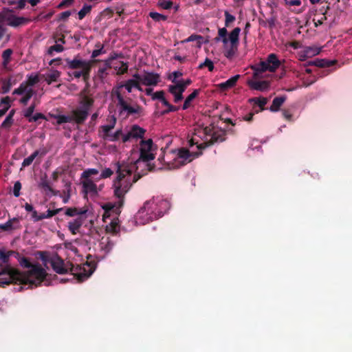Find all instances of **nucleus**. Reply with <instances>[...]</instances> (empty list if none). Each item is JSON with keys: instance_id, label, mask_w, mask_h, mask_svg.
I'll use <instances>...</instances> for the list:
<instances>
[{"instance_id": "1", "label": "nucleus", "mask_w": 352, "mask_h": 352, "mask_svg": "<svg viewBox=\"0 0 352 352\" xmlns=\"http://www.w3.org/2000/svg\"><path fill=\"white\" fill-rule=\"evenodd\" d=\"M204 142L197 148L199 152H190L188 148H181L175 151V157L173 162H168V168H179L181 166L192 161L195 158L201 155V150L210 147L215 144L224 142L226 140V131L217 126L214 123H211L203 129Z\"/></svg>"}, {"instance_id": "2", "label": "nucleus", "mask_w": 352, "mask_h": 352, "mask_svg": "<svg viewBox=\"0 0 352 352\" xmlns=\"http://www.w3.org/2000/svg\"><path fill=\"white\" fill-rule=\"evenodd\" d=\"M16 258L20 265L23 268L30 269L28 271L21 272L19 270L14 269L11 266L5 267L6 272L3 275H6V278H3V283L6 284H19L23 285H34L38 287L46 278L47 275L45 270L39 264H32L29 258L25 256H21L18 252H16Z\"/></svg>"}, {"instance_id": "3", "label": "nucleus", "mask_w": 352, "mask_h": 352, "mask_svg": "<svg viewBox=\"0 0 352 352\" xmlns=\"http://www.w3.org/2000/svg\"><path fill=\"white\" fill-rule=\"evenodd\" d=\"M116 166L117 176L113 182V189L114 195L119 199L118 204L120 207H122L124 204L125 195L129 191L133 184L139 179L140 177L133 175L132 166L129 164L118 162Z\"/></svg>"}, {"instance_id": "4", "label": "nucleus", "mask_w": 352, "mask_h": 352, "mask_svg": "<svg viewBox=\"0 0 352 352\" xmlns=\"http://www.w3.org/2000/svg\"><path fill=\"white\" fill-rule=\"evenodd\" d=\"M50 263L53 270L57 274H65L69 272L80 282L90 276L95 270L94 263L86 262L82 266H75L69 261L65 263L64 260L57 253H55L50 258Z\"/></svg>"}, {"instance_id": "5", "label": "nucleus", "mask_w": 352, "mask_h": 352, "mask_svg": "<svg viewBox=\"0 0 352 352\" xmlns=\"http://www.w3.org/2000/svg\"><path fill=\"white\" fill-rule=\"evenodd\" d=\"M170 208V203L161 198L146 201L139 210L138 217L142 223L153 221L162 217Z\"/></svg>"}, {"instance_id": "6", "label": "nucleus", "mask_w": 352, "mask_h": 352, "mask_svg": "<svg viewBox=\"0 0 352 352\" xmlns=\"http://www.w3.org/2000/svg\"><path fill=\"white\" fill-rule=\"evenodd\" d=\"M114 94L118 100L117 106L118 107L120 116H124V118H129L130 116L135 114L138 116L144 115L143 108L140 105L138 104L131 105L119 91H116Z\"/></svg>"}, {"instance_id": "7", "label": "nucleus", "mask_w": 352, "mask_h": 352, "mask_svg": "<svg viewBox=\"0 0 352 352\" xmlns=\"http://www.w3.org/2000/svg\"><path fill=\"white\" fill-rule=\"evenodd\" d=\"M153 146V142L151 139L142 140L140 142V160L145 162L153 160L155 158V154L153 153L154 151Z\"/></svg>"}, {"instance_id": "8", "label": "nucleus", "mask_w": 352, "mask_h": 352, "mask_svg": "<svg viewBox=\"0 0 352 352\" xmlns=\"http://www.w3.org/2000/svg\"><path fill=\"white\" fill-rule=\"evenodd\" d=\"M100 60L94 59L91 60H85L80 58L78 56L74 57V59L66 58L65 59V67H67L70 69H82L85 67H89V69H91L93 64L94 63L99 62Z\"/></svg>"}, {"instance_id": "9", "label": "nucleus", "mask_w": 352, "mask_h": 352, "mask_svg": "<svg viewBox=\"0 0 352 352\" xmlns=\"http://www.w3.org/2000/svg\"><path fill=\"white\" fill-rule=\"evenodd\" d=\"M146 133V130L137 124H134L131 126L129 131L122 135V142H126L132 139L143 138Z\"/></svg>"}, {"instance_id": "10", "label": "nucleus", "mask_w": 352, "mask_h": 352, "mask_svg": "<svg viewBox=\"0 0 352 352\" xmlns=\"http://www.w3.org/2000/svg\"><path fill=\"white\" fill-rule=\"evenodd\" d=\"M248 87L253 90L265 91L270 89V82L269 80H259V78L248 80L247 82Z\"/></svg>"}, {"instance_id": "11", "label": "nucleus", "mask_w": 352, "mask_h": 352, "mask_svg": "<svg viewBox=\"0 0 352 352\" xmlns=\"http://www.w3.org/2000/svg\"><path fill=\"white\" fill-rule=\"evenodd\" d=\"M160 80V74L154 72H149L146 71L143 72V78L142 79V84L146 86H155Z\"/></svg>"}, {"instance_id": "12", "label": "nucleus", "mask_w": 352, "mask_h": 352, "mask_svg": "<svg viewBox=\"0 0 352 352\" xmlns=\"http://www.w3.org/2000/svg\"><path fill=\"white\" fill-rule=\"evenodd\" d=\"M89 114L87 111L77 107L72 111L70 116L72 117V122L78 124H82L87 119Z\"/></svg>"}, {"instance_id": "13", "label": "nucleus", "mask_w": 352, "mask_h": 352, "mask_svg": "<svg viewBox=\"0 0 352 352\" xmlns=\"http://www.w3.org/2000/svg\"><path fill=\"white\" fill-rule=\"evenodd\" d=\"M84 220L85 218L82 216H79L75 219L68 222V230L73 235H75L78 232L80 228L83 224Z\"/></svg>"}, {"instance_id": "14", "label": "nucleus", "mask_w": 352, "mask_h": 352, "mask_svg": "<svg viewBox=\"0 0 352 352\" xmlns=\"http://www.w3.org/2000/svg\"><path fill=\"white\" fill-rule=\"evenodd\" d=\"M94 103V98L88 96H83L81 97V99L79 102V107L78 108L87 111L88 113H89V111L91 108L93 107Z\"/></svg>"}, {"instance_id": "15", "label": "nucleus", "mask_w": 352, "mask_h": 352, "mask_svg": "<svg viewBox=\"0 0 352 352\" xmlns=\"http://www.w3.org/2000/svg\"><path fill=\"white\" fill-rule=\"evenodd\" d=\"M265 61L271 72H275L280 65V62L275 54L268 55Z\"/></svg>"}, {"instance_id": "16", "label": "nucleus", "mask_w": 352, "mask_h": 352, "mask_svg": "<svg viewBox=\"0 0 352 352\" xmlns=\"http://www.w3.org/2000/svg\"><path fill=\"white\" fill-rule=\"evenodd\" d=\"M254 70L252 77L254 78H260V74L266 71H270V68L266 63V61H261L258 65L252 66Z\"/></svg>"}, {"instance_id": "17", "label": "nucleus", "mask_w": 352, "mask_h": 352, "mask_svg": "<svg viewBox=\"0 0 352 352\" xmlns=\"http://www.w3.org/2000/svg\"><path fill=\"white\" fill-rule=\"evenodd\" d=\"M82 185L83 188V191L85 193H92L94 195H97V186L91 179H82Z\"/></svg>"}, {"instance_id": "18", "label": "nucleus", "mask_w": 352, "mask_h": 352, "mask_svg": "<svg viewBox=\"0 0 352 352\" xmlns=\"http://www.w3.org/2000/svg\"><path fill=\"white\" fill-rule=\"evenodd\" d=\"M14 254H16V252L12 250L5 252L3 250H0V261L1 262L0 263V271H2V269L7 266H10L9 265L10 256Z\"/></svg>"}, {"instance_id": "19", "label": "nucleus", "mask_w": 352, "mask_h": 352, "mask_svg": "<svg viewBox=\"0 0 352 352\" xmlns=\"http://www.w3.org/2000/svg\"><path fill=\"white\" fill-rule=\"evenodd\" d=\"M91 69H89V67L82 68L79 71H74L72 73H68L69 76H74L75 78H80L82 77V79L85 82H87L89 76Z\"/></svg>"}, {"instance_id": "20", "label": "nucleus", "mask_w": 352, "mask_h": 352, "mask_svg": "<svg viewBox=\"0 0 352 352\" xmlns=\"http://www.w3.org/2000/svg\"><path fill=\"white\" fill-rule=\"evenodd\" d=\"M337 63L336 60L316 59L309 63V65H315L318 67H331Z\"/></svg>"}, {"instance_id": "21", "label": "nucleus", "mask_w": 352, "mask_h": 352, "mask_svg": "<svg viewBox=\"0 0 352 352\" xmlns=\"http://www.w3.org/2000/svg\"><path fill=\"white\" fill-rule=\"evenodd\" d=\"M239 78H240V75H239V74L235 75V76L231 77L230 78H229L228 80H227L226 82L219 84L218 87L222 91H226L229 89H231L236 85V82L238 81Z\"/></svg>"}, {"instance_id": "22", "label": "nucleus", "mask_w": 352, "mask_h": 352, "mask_svg": "<svg viewBox=\"0 0 352 352\" xmlns=\"http://www.w3.org/2000/svg\"><path fill=\"white\" fill-rule=\"evenodd\" d=\"M30 19L23 16H12L8 19V24L12 27H18L30 22Z\"/></svg>"}, {"instance_id": "23", "label": "nucleus", "mask_w": 352, "mask_h": 352, "mask_svg": "<svg viewBox=\"0 0 352 352\" xmlns=\"http://www.w3.org/2000/svg\"><path fill=\"white\" fill-rule=\"evenodd\" d=\"M286 99V96H282L274 98L272 101V104L270 107V110L272 112L278 111L280 110V107L285 102Z\"/></svg>"}, {"instance_id": "24", "label": "nucleus", "mask_w": 352, "mask_h": 352, "mask_svg": "<svg viewBox=\"0 0 352 352\" xmlns=\"http://www.w3.org/2000/svg\"><path fill=\"white\" fill-rule=\"evenodd\" d=\"M240 32V28H235L229 34V40L231 43V45H232V47L237 48Z\"/></svg>"}, {"instance_id": "25", "label": "nucleus", "mask_w": 352, "mask_h": 352, "mask_svg": "<svg viewBox=\"0 0 352 352\" xmlns=\"http://www.w3.org/2000/svg\"><path fill=\"white\" fill-rule=\"evenodd\" d=\"M13 54V50L12 49H6L2 53L1 57L3 59L2 66L4 69H7L9 63L11 61V57Z\"/></svg>"}, {"instance_id": "26", "label": "nucleus", "mask_w": 352, "mask_h": 352, "mask_svg": "<svg viewBox=\"0 0 352 352\" xmlns=\"http://www.w3.org/2000/svg\"><path fill=\"white\" fill-rule=\"evenodd\" d=\"M140 82L135 80L129 79L126 80L123 85H121V87H124L129 93H131L132 91L133 87L136 88L139 91H142V89L140 85Z\"/></svg>"}, {"instance_id": "27", "label": "nucleus", "mask_w": 352, "mask_h": 352, "mask_svg": "<svg viewBox=\"0 0 352 352\" xmlns=\"http://www.w3.org/2000/svg\"><path fill=\"white\" fill-rule=\"evenodd\" d=\"M87 212V210L77 208H67L65 212V214L69 217L82 216Z\"/></svg>"}, {"instance_id": "28", "label": "nucleus", "mask_w": 352, "mask_h": 352, "mask_svg": "<svg viewBox=\"0 0 352 352\" xmlns=\"http://www.w3.org/2000/svg\"><path fill=\"white\" fill-rule=\"evenodd\" d=\"M60 76V72L58 70H52L51 72L45 75V80L48 85L53 82H56Z\"/></svg>"}, {"instance_id": "29", "label": "nucleus", "mask_w": 352, "mask_h": 352, "mask_svg": "<svg viewBox=\"0 0 352 352\" xmlns=\"http://www.w3.org/2000/svg\"><path fill=\"white\" fill-rule=\"evenodd\" d=\"M45 154V152L40 153L38 150L35 151L29 157L23 160L22 162V167H26L30 166L37 156H38L39 155H41V156H43Z\"/></svg>"}, {"instance_id": "30", "label": "nucleus", "mask_w": 352, "mask_h": 352, "mask_svg": "<svg viewBox=\"0 0 352 352\" xmlns=\"http://www.w3.org/2000/svg\"><path fill=\"white\" fill-rule=\"evenodd\" d=\"M199 89H195L184 100L182 106V109L186 110L190 106L191 102L198 96L199 94Z\"/></svg>"}, {"instance_id": "31", "label": "nucleus", "mask_w": 352, "mask_h": 352, "mask_svg": "<svg viewBox=\"0 0 352 352\" xmlns=\"http://www.w3.org/2000/svg\"><path fill=\"white\" fill-rule=\"evenodd\" d=\"M186 87L182 83V81L178 80V82H175V85L168 86V91L170 94H174L175 90H177L178 92L183 94L185 91Z\"/></svg>"}, {"instance_id": "32", "label": "nucleus", "mask_w": 352, "mask_h": 352, "mask_svg": "<svg viewBox=\"0 0 352 352\" xmlns=\"http://www.w3.org/2000/svg\"><path fill=\"white\" fill-rule=\"evenodd\" d=\"M113 245V243L109 238H107L106 239L102 238V241L100 243L101 250L104 251L106 253H109L112 250Z\"/></svg>"}, {"instance_id": "33", "label": "nucleus", "mask_w": 352, "mask_h": 352, "mask_svg": "<svg viewBox=\"0 0 352 352\" xmlns=\"http://www.w3.org/2000/svg\"><path fill=\"white\" fill-rule=\"evenodd\" d=\"M14 222H19V219L16 217L9 219L3 224H0V228L3 231H9L16 229V228L13 226Z\"/></svg>"}, {"instance_id": "34", "label": "nucleus", "mask_w": 352, "mask_h": 352, "mask_svg": "<svg viewBox=\"0 0 352 352\" xmlns=\"http://www.w3.org/2000/svg\"><path fill=\"white\" fill-rule=\"evenodd\" d=\"M63 208H57L56 210H47L46 213H42L39 214L38 219H50L53 216L57 214L59 212L63 210Z\"/></svg>"}, {"instance_id": "35", "label": "nucleus", "mask_w": 352, "mask_h": 352, "mask_svg": "<svg viewBox=\"0 0 352 352\" xmlns=\"http://www.w3.org/2000/svg\"><path fill=\"white\" fill-rule=\"evenodd\" d=\"M12 82L11 78L2 80L1 91L3 94H7L10 91L12 87Z\"/></svg>"}, {"instance_id": "36", "label": "nucleus", "mask_w": 352, "mask_h": 352, "mask_svg": "<svg viewBox=\"0 0 352 352\" xmlns=\"http://www.w3.org/2000/svg\"><path fill=\"white\" fill-rule=\"evenodd\" d=\"M53 118L56 120L57 124L60 125L63 123L72 122V117L69 116L65 115H54Z\"/></svg>"}, {"instance_id": "37", "label": "nucleus", "mask_w": 352, "mask_h": 352, "mask_svg": "<svg viewBox=\"0 0 352 352\" xmlns=\"http://www.w3.org/2000/svg\"><path fill=\"white\" fill-rule=\"evenodd\" d=\"M39 187L45 190L51 192L54 195H57L59 191L54 190L50 185V182L47 179H42L39 184Z\"/></svg>"}, {"instance_id": "38", "label": "nucleus", "mask_w": 352, "mask_h": 352, "mask_svg": "<svg viewBox=\"0 0 352 352\" xmlns=\"http://www.w3.org/2000/svg\"><path fill=\"white\" fill-rule=\"evenodd\" d=\"M92 6L88 4H84L82 9L78 12V19L80 20L83 19L87 14L91 12Z\"/></svg>"}, {"instance_id": "39", "label": "nucleus", "mask_w": 352, "mask_h": 352, "mask_svg": "<svg viewBox=\"0 0 352 352\" xmlns=\"http://www.w3.org/2000/svg\"><path fill=\"white\" fill-rule=\"evenodd\" d=\"M99 171L96 168H88L85 170L81 174L82 179H91L90 177L92 175H97Z\"/></svg>"}, {"instance_id": "40", "label": "nucleus", "mask_w": 352, "mask_h": 352, "mask_svg": "<svg viewBox=\"0 0 352 352\" xmlns=\"http://www.w3.org/2000/svg\"><path fill=\"white\" fill-rule=\"evenodd\" d=\"M119 208H120L119 206L118 207H116L115 204H112L111 203L106 204L103 206V209L104 210V218H105L107 214L111 211L116 212V213L119 212Z\"/></svg>"}, {"instance_id": "41", "label": "nucleus", "mask_w": 352, "mask_h": 352, "mask_svg": "<svg viewBox=\"0 0 352 352\" xmlns=\"http://www.w3.org/2000/svg\"><path fill=\"white\" fill-rule=\"evenodd\" d=\"M329 9V6H327L326 8L324 7H322L320 9V12L321 13V14L323 15L322 17H321L320 19H318L317 21H316L315 19H314V23H315V26L316 27H318V25H320L323 23V21L324 20H327V16H325L326 15V13H327V10Z\"/></svg>"}, {"instance_id": "42", "label": "nucleus", "mask_w": 352, "mask_h": 352, "mask_svg": "<svg viewBox=\"0 0 352 352\" xmlns=\"http://www.w3.org/2000/svg\"><path fill=\"white\" fill-rule=\"evenodd\" d=\"M251 102H254L258 106L261 107V110L264 109V106L267 104V100L266 98H253L250 100Z\"/></svg>"}, {"instance_id": "43", "label": "nucleus", "mask_w": 352, "mask_h": 352, "mask_svg": "<svg viewBox=\"0 0 352 352\" xmlns=\"http://www.w3.org/2000/svg\"><path fill=\"white\" fill-rule=\"evenodd\" d=\"M163 104L167 107V109L162 112V114H168L170 112H175L179 110V107L172 105L167 100L164 101Z\"/></svg>"}, {"instance_id": "44", "label": "nucleus", "mask_w": 352, "mask_h": 352, "mask_svg": "<svg viewBox=\"0 0 352 352\" xmlns=\"http://www.w3.org/2000/svg\"><path fill=\"white\" fill-rule=\"evenodd\" d=\"M34 92L32 89L30 88L28 91L25 93V96L21 98L20 102L23 104H27L28 101L34 95Z\"/></svg>"}, {"instance_id": "45", "label": "nucleus", "mask_w": 352, "mask_h": 352, "mask_svg": "<svg viewBox=\"0 0 352 352\" xmlns=\"http://www.w3.org/2000/svg\"><path fill=\"white\" fill-rule=\"evenodd\" d=\"M149 16L151 19H153L155 21H161L167 20V16L166 15L160 14L158 12H150Z\"/></svg>"}, {"instance_id": "46", "label": "nucleus", "mask_w": 352, "mask_h": 352, "mask_svg": "<svg viewBox=\"0 0 352 352\" xmlns=\"http://www.w3.org/2000/svg\"><path fill=\"white\" fill-rule=\"evenodd\" d=\"M151 98L153 100H159L162 102V104L164 103V101L166 100V99L164 97V91L163 90L153 93Z\"/></svg>"}, {"instance_id": "47", "label": "nucleus", "mask_w": 352, "mask_h": 352, "mask_svg": "<svg viewBox=\"0 0 352 352\" xmlns=\"http://www.w3.org/2000/svg\"><path fill=\"white\" fill-rule=\"evenodd\" d=\"M204 67H208V70H209L210 72L213 71V69H214V64H213V62H212L210 59H209V58H206L205 59V61H204V63H201V64L199 65L198 68H199V69H202V68H204Z\"/></svg>"}, {"instance_id": "48", "label": "nucleus", "mask_w": 352, "mask_h": 352, "mask_svg": "<svg viewBox=\"0 0 352 352\" xmlns=\"http://www.w3.org/2000/svg\"><path fill=\"white\" fill-rule=\"evenodd\" d=\"M28 86L25 82H22L20 86L13 91V94L22 95L28 91Z\"/></svg>"}, {"instance_id": "49", "label": "nucleus", "mask_w": 352, "mask_h": 352, "mask_svg": "<svg viewBox=\"0 0 352 352\" xmlns=\"http://www.w3.org/2000/svg\"><path fill=\"white\" fill-rule=\"evenodd\" d=\"M39 82V78L38 75H30L28 78V80L25 82L27 86H34Z\"/></svg>"}, {"instance_id": "50", "label": "nucleus", "mask_w": 352, "mask_h": 352, "mask_svg": "<svg viewBox=\"0 0 352 352\" xmlns=\"http://www.w3.org/2000/svg\"><path fill=\"white\" fill-rule=\"evenodd\" d=\"M124 135V134L122 133V130H118L113 134H110L107 140L111 142L117 141L120 139V137L122 138V135Z\"/></svg>"}, {"instance_id": "51", "label": "nucleus", "mask_w": 352, "mask_h": 352, "mask_svg": "<svg viewBox=\"0 0 352 352\" xmlns=\"http://www.w3.org/2000/svg\"><path fill=\"white\" fill-rule=\"evenodd\" d=\"M64 50V47L62 45L56 44L51 46L48 50V54L52 55L53 52H61Z\"/></svg>"}, {"instance_id": "52", "label": "nucleus", "mask_w": 352, "mask_h": 352, "mask_svg": "<svg viewBox=\"0 0 352 352\" xmlns=\"http://www.w3.org/2000/svg\"><path fill=\"white\" fill-rule=\"evenodd\" d=\"M224 15L226 17L225 25L228 27L231 23L235 21V16L230 14L228 11H225Z\"/></svg>"}, {"instance_id": "53", "label": "nucleus", "mask_w": 352, "mask_h": 352, "mask_svg": "<svg viewBox=\"0 0 352 352\" xmlns=\"http://www.w3.org/2000/svg\"><path fill=\"white\" fill-rule=\"evenodd\" d=\"M227 33V30L225 28H220L218 32L219 36L222 38V41L224 44H226L228 41Z\"/></svg>"}, {"instance_id": "54", "label": "nucleus", "mask_w": 352, "mask_h": 352, "mask_svg": "<svg viewBox=\"0 0 352 352\" xmlns=\"http://www.w3.org/2000/svg\"><path fill=\"white\" fill-rule=\"evenodd\" d=\"M111 68V64L109 63L107 60H104V65L102 67H100L98 69V73L100 75H103L104 74H107V70L108 69Z\"/></svg>"}, {"instance_id": "55", "label": "nucleus", "mask_w": 352, "mask_h": 352, "mask_svg": "<svg viewBox=\"0 0 352 352\" xmlns=\"http://www.w3.org/2000/svg\"><path fill=\"white\" fill-rule=\"evenodd\" d=\"M36 105L34 104H32L25 111L23 116L25 118L30 119V118L32 116V113L34 111Z\"/></svg>"}, {"instance_id": "56", "label": "nucleus", "mask_w": 352, "mask_h": 352, "mask_svg": "<svg viewBox=\"0 0 352 352\" xmlns=\"http://www.w3.org/2000/svg\"><path fill=\"white\" fill-rule=\"evenodd\" d=\"M102 132H103V138L107 140L108 137L110 135V131L113 129V126L107 125H103L101 126Z\"/></svg>"}, {"instance_id": "57", "label": "nucleus", "mask_w": 352, "mask_h": 352, "mask_svg": "<svg viewBox=\"0 0 352 352\" xmlns=\"http://www.w3.org/2000/svg\"><path fill=\"white\" fill-rule=\"evenodd\" d=\"M13 119H10V117H6L0 127L2 129H9L13 124Z\"/></svg>"}, {"instance_id": "58", "label": "nucleus", "mask_w": 352, "mask_h": 352, "mask_svg": "<svg viewBox=\"0 0 352 352\" xmlns=\"http://www.w3.org/2000/svg\"><path fill=\"white\" fill-rule=\"evenodd\" d=\"M121 66L118 68L117 74L118 75H122L128 72V64L126 63H124L123 61L120 62Z\"/></svg>"}, {"instance_id": "59", "label": "nucleus", "mask_w": 352, "mask_h": 352, "mask_svg": "<svg viewBox=\"0 0 352 352\" xmlns=\"http://www.w3.org/2000/svg\"><path fill=\"white\" fill-rule=\"evenodd\" d=\"M21 189V184L19 181L14 183L13 187V195L14 197H18L20 195V190Z\"/></svg>"}, {"instance_id": "60", "label": "nucleus", "mask_w": 352, "mask_h": 352, "mask_svg": "<svg viewBox=\"0 0 352 352\" xmlns=\"http://www.w3.org/2000/svg\"><path fill=\"white\" fill-rule=\"evenodd\" d=\"M160 6L163 9L169 10L173 6V2L170 0H162L160 1Z\"/></svg>"}, {"instance_id": "61", "label": "nucleus", "mask_w": 352, "mask_h": 352, "mask_svg": "<svg viewBox=\"0 0 352 352\" xmlns=\"http://www.w3.org/2000/svg\"><path fill=\"white\" fill-rule=\"evenodd\" d=\"M202 38H203V37L201 35L193 34H191L189 37H188L185 40H184L182 42L183 43H188V42H192V41H199Z\"/></svg>"}, {"instance_id": "62", "label": "nucleus", "mask_w": 352, "mask_h": 352, "mask_svg": "<svg viewBox=\"0 0 352 352\" xmlns=\"http://www.w3.org/2000/svg\"><path fill=\"white\" fill-rule=\"evenodd\" d=\"M40 119H43V120H45L46 119L45 118V116L44 114L41 113H36V114H34V116H32L30 119L28 120V121L30 122H36L38 121V120Z\"/></svg>"}, {"instance_id": "63", "label": "nucleus", "mask_w": 352, "mask_h": 352, "mask_svg": "<svg viewBox=\"0 0 352 352\" xmlns=\"http://www.w3.org/2000/svg\"><path fill=\"white\" fill-rule=\"evenodd\" d=\"M113 171L111 168H106L105 169H104L102 170V173L100 175L99 179L108 178V177H111L113 175Z\"/></svg>"}, {"instance_id": "64", "label": "nucleus", "mask_w": 352, "mask_h": 352, "mask_svg": "<svg viewBox=\"0 0 352 352\" xmlns=\"http://www.w3.org/2000/svg\"><path fill=\"white\" fill-rule=\"evenodd\" d=\"M38 254L45 265H46L47 263H50V258L48 257L47 252L39 251L38 252Z\"/></svg>"}]
</instances>
